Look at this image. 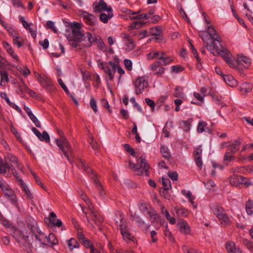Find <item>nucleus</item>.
Wrapping results in <instances>:
<instances>
[{
    "instance_id": "obj_33",
    "label": "nucleus",
    "mask_w": 253,
    "mask_h": 253,
    "mask_svg": "<svg viewBox=\"0 0 253 253\" xmlns=\"http://www.w3.org/2000/svg\"><path fill=\"white\" fill-rule=\"evenodd\" d=\"M79 243L75 238H71L68 241V246L72 251L75 248L79 247Z\"/></svg>"
},
{
    "instance_id": "obj_6",
    "label": "nucleus",
    "mask_w": 253,
    "mask_h": 253,
    "mask_svg": "<svg viewBox=\"0 0 253 253\" xmlns=\"http://www.w3.org/2000/svg\"><path fill=\"white\" fill-rule=\"evenodd\" d=\"M139 209L144 214L149 216L152 223L160 222V218L156 211L145 203H141L139 206Z\"/></svg>"
},
{
    "instance_id": "obj_17",
    "label": "nucleus",
    "mask_w": 253,
    "mask_h": 253,
    "mask_svg": "<svg viewBox=\"0 0 253 253\" xmlns=\"http://www.w3.org/2000/svg\"><path fill=\"white\" fill-rule=\"evenodd\" d=\"M237 65L239 68L240 66H243L245 68H248L251 63V59L248 57L243 55H238L237 58Z\"/></svg>"
},
{
    "instance_id": "obj_23",
    "label": "nucleus",
    "mask_w": 253,
    "mask_h": 253,
    "mask_svg": "<svg viewBox=\"0 0 253 253\" xmlns=\"http://www.w3.org/2000/svg\"><path fill=\"white\" fill-rule=\"evenodd\" d=\"M100 66L104 72L108 75L109 80L113 81L115 73L111 70L107 63L102 62L100 63Z\"/></svg>"
},
{
    "instance_id": "obj_64",
    "label": "nucleus",
    "mask_w": 253,
    "mask_h": 253,
    "mask_svg": "<svg viewBox=\"0 0 253 253\" xmlns=\"http://www.w3.org/2000/svg\"><path fill=\"white\" fill-rule=\"evenodd\" d=\"M194 158L197 166L201 169L203 166V162L202 160L201 156H195Z\"/></svg>"
},
{
    "instance_id": "obj_20",
    "label": "nucleus",
    "mask_w": 253,
    "mask_h": 253,
    "mask_svg": "<svg viewBox=\"0 0 253 253\" xmlns=\"http://www.w3.org/2000/svg\"><path fill=\"white\" fill-rule=\"evenodd\" d=\"M208 33L210 36L211 38L213 40L212 41L215 42V45H216V42L220 43V38L217 33L215 30L212 26H208Z\"/></svg>"
},
{
    "instance_id": "obj_51",
    "label": "nucleus",
    "mask_w": 253,
    "mask_h": 253,
    "mask_svg": "<svg viewBox=\"0 0 253 253\" xmlns=\"http://www.w3.org/2000/svg\"><path fill=\"white\" fill-rule=\"evenodd\" d=\"M150 32L152 35L158 36L161 34L162 31L160 27H155L151 28Z\"/></svg>"
},
{
    "instance_id": "obj_50",
    "label": "nucleus",
    "mask_w": 253,
    "mask_h": 253,
    "mask_svg": "<svg viewBox=\"0 0 253 253\" xmlns=\"http://www.w3.org/2000/svg\"><path fill=\"white\" fill-rule=\"evenodd\" d=\"M29 118L31 119V120L33 122V123L35 124L36 126L38 127H41V125L40 121L38 120L37 117L32 113V114H30V115L29 116Z\"/></svg>"
},
{
    "instance_id": "obj_11",
    "label": "nucleus",
    "mask_w": 253,
    "mask_h": 253,
    "mask_svg": "<svg viewBox=\"0 0 253 253\" xmlns=\"http://www.w3.org/2000/svg\"><path fill=\"white\" fill-rule=\"evenodd\" d=\"M134 36V34H132L131 35H130L126 33H123L122 34V36L123 38L124 41L125 42V45L126 47V50L127 51L132 50L135 46L134 41L132 38V37Z\"/></svg>"
},
{
    "instance_id": "obj_38",
    "label": "nucleus",
    "mask_w": 253,
    "mask_h": 253,
    "mask_svg": "<svg viewBox=\"0 0 253 253\" xmlns=\"http://www.w3.org/2000/svg\"><path fill=\"white\" fill-rule=\"evenodd\" d=\"M246 210L249 215H251L253 213V201L249 200L246 204Z\"/></svg>"
},
{
    "instance_id": "obj_2",
    "label": "nucleus",
    "mask_w": 253,
    "mask_h": 253,
    "mask_svg": "<svg viewBox=\"0 0 253 253\" xmlns=\"http://www.w3.org/2000/svg\"><path fill=\"white\" fill-rule=\"evenodd\" d=\"M13 236L16 241L22 246L27 252H32V244L29 240V235L27 228L22 229H15Z\"/></svg>"
},
{
    "instance_id": "obj_7",
    "label": "nucleus",
    "mask_w": 253,
    "mask_h": 253,
    "mask_svg": "<svg viewBox=\"0 0 253 253\" xmlns=\"http://www.w3.org/2000/svg\"><path fill=\"white\" fill-rule=\"evenodd\" d=\"M134 85L136 94L142 93L149 86L147 79L145 77H138L134 82Z\"/></svg>"
},
{
    "instance_id": "obj_16",
    "label": "nucleus",
    "mask_w": 253,
    "mask_h": 253,
    "mask_svg": "<svg viewBox=\"0 0 253 253\" xmlns=\"http://www.w3.org/2000/svg\"><path fill=\"white\" fill-rule=\"evenodd\" d=\"M35 74L38 81L43 86L46 87L52 85L51 79L45 75L39 74L36 72L35 73Z\"/></svg>"
},
{
    "instance_id": "obj_49",
    "label": "nucleus",
    "mask_w": 253,
    "mask_h": 253,
    "mask_svg": "<svg viewBox=\"0 0 253 253\" xmlns=\"http://www.w3.org/2000/svg\"><path fill=\"white\" fill-rule=\"evenodd\" d=\"M39 139L41 141L44 140L45 142H49L50 138L47 132L44 131L42 132V134H41L40 138H39Z\"/></svg>"
},
{
    "instance_id": "obj_44",
    "label": "nucleus",
    "mask_w": 253,
    "mask_h": 253,
    "mask_svg": "<svg viewBox=\"0 0 253 253\" xmlns=\"http://www.w3.org/2000/svg\"><path fill=\"white\" fill-rule=\"evenodd\" d=\"M132 217V220H135L136 222H137L138 225L141 227H143V226H145V224L144 221H143L141 218L136 214H134Z\"/></svg>"
},
{
    "instance_id": "obj_43",
    "label": "nucleus",
    "mask_w": 253,
    "mask_h": 253,
    "mask_svg": "<svg viewBox=\"0 0 253 253\" xmlns=\"http://www.w3.org/2000/svg\"><path fill=\"white\" fill-rule=\"evenodd\" d=\"M192 122V119H188L187 121H182L181 122L182 124V128L184 129V130L188 131L190 130Z\"/></svg>"
},
{
    "instance_id": "obj_62",
    "label": "nucleus",
    "mask_w": 253,
    "mask_h": 253,
    "mask_svg": "<svg viewBox=\"0 0 253 253\" xmlns=\"http://www.w3.org/2000/svg\"><path fill=\"white\" fill-rule=\"evenodd\" d=\"M226 62L228 64V65L231 68H234L236 67V64L234 62V59L231 57V56L229 57L226 60Z\"/></svg>"
},
{
    "instance_id": "obj_37",
    "label": "nucleus",
    "mask_w": 253,
    "mask_h": 253,
    "mask_svg": "<svg viewBox=\"0 0 253 253\" xmlns=\"http://www.w3.org/2000/svg\"><path fill=\"white\" fill-rule=\"evenodd\" d=\"M161 152L164 158L167 159H169L170 158V154L167 147L165 146H161Z\"/></svg>"
},
{
    "instance_id": "obj_1",
    "label": "nucleus",
    "mask_w": 253,
    "mask_h": 253,
    "mask_svg": "<svg viewBox=\"0 0 253 253\" xmlns=\"http://www.w3.org/2000/svg\"><path fill=\"white\" fill-rule=\"evenodd\" d=\"M71 26L74 39L70 41V44L73 47H77L81 46L78 42L84 41L83 46H90L94 41L92 35L89 33L83 34L81 31L80 24L78 22H74Z\"/></svg>"
},
{
    "instance_id": "obj_18",
    "label": "nucleus",
    "mask_w": 253,
    "mask_h": 253,
    "mask_svg": "<svg viewBox=\"0 0 253 253\" xmlns=\"http://www.w3.org/2000/svg\"><path fill=\"white\" fill-rule=\"evenodd\" d=\"M82 15L84 22L88 25L93 26L95 24L96 19L93 14L86 11H83Z\"/></svg>"
},
{
    "instance_id": "obj_54",
    "label": "nucleus",
    "mask_w": 253,
    "mask_h": 253,
    "mask_svg": "<svg viewBox=\"0 0 253 253\" xmlns=\"http://www.w3.org/2000/svg\"><path fill=\"white\" fill-rule=\"evenodd\" d=\"M172 71L175 73L181 72L184 70V68L180 65H174L171 67Z\"/></svg>"
},
{
    "instance_id": "obj_63",
    "label": "nucleus",
    "mask_w": 253,
    "mask_h": 253,
    "mask_svg": "<svg viewBox=\"0 0 253 253\" xmlns=\"http://www.w3.org/2000/svg\"><path fill=\"white\" fill-rule=\"evenodd\" d=\"M46 25L48 28L51 29L54 33H56L57 32V30L54 26V23L52 21H48Z\"/></svg>"
},
{
    "instance_id": "obj_52",
    "label": "nucleus",
    "mask_w": 253,
    "mask_h": 253,
    "mask_svg": "<svg viewBox=\"0 0 253 253\" xmlns=\"http://www.w3.org/2000/svg\"><path fill=\"white\" fill-rule=\"evenodd\" d=\"M233 154L230 153L229 151H226L224 156V161L230 162L234 159L235 157L233 156Z\"/></svg>"
},
{
    "instance_id": "obj_39",
    "label": "nucleus",
    "mask_w": 253,
    "mask_h": 253,
    "mask_svg": "<svg viewBox=\"0 0 253 253\" xmlns=\"http://www.w3.org/2000/svg\"><path fill=\"white\" fill-rule=\"evenodd\" d=\"M46 241L52 245H56L58 243V241L55 235L52 233L49 234L48 237L47 236Z\"/></svg>"
},
{
    "instance_id": "obj_59",
    "label": "nucleus",
    "mask_w": 253,
    "mask_h": 253,
    "mask_svg": "<svg viewBox=\"0 0 253 253\" xmlns=\"http://www.w3.org/2000/svg\"><path fill=\"white\" fill-rule=\"evenodd\" d=\"M205 185L207 188L211 189L215 186V183L211 179L208 180L206 182H205Z\"/></svg>"
},
{
    "instance_id": "obj_57",
    "label": "nucleus",
    "mask_w": 253,
    "mask_h": 253,
    "mask_svg": "<svg viewBox=\"0 0 253 253\" xmlns=\"http://www.w3.org/2000/svg\"><path fill=\"white\" fill-rule=\"evenodd\" d=\"M81 243L85 248H88L90 249H91V248H93L92 243L86 238L83 240Z\"/></svg>"
},
{
    "instance_id": "obj_27",
    "label": "nucleus",
    "mask_w": 253,
    "mask_h": 253,
    "mask_svg": "<svg viewBox=\"0 0 253 253\" xmlns=\"http://www.w3.org/2000/svg\"><path fill=\"white\" fill-rule=\"evenodd\" d=\"M211 210L217 217L225 213L223 208L217 204L213 205Z\"/></svg>"
},
{
    "instance_id": "obj_30",
    "label": "nucleus",
    "mask_w": 253,
    "mask_h": 253,
    "mask_svg": "<svg viewBox=\"0 0 253 253\" xmlns=\"http://www.w3.org/2000/svg\"><path fill=\"white\" fill-rule=\"evenodd\" d=\"M217 218L218 219L221 224L223 226L229 225L231 222V220L226 212L223 214L221 215H220V216L217 217Z\"/></svg>"
},
{
    "instance_id": "obj_56",
    "label": "nucleus",
    "mask_w": 253,
    "mask_h": 253,
    "mask_svg": "<svg viewBox=\"0 0 253 253\" xmlns=\"http://www.w3.org/2000/svg\"><path fill=\"white\" fill-rule=\"evenodd\" d=\"M19 20L22 23L23 27L28 30L30 27V26L32 25V23H28L25 20L24 18L22 16H20Z\"/></svg>"
},
{
    "instance_id": "obj_26",
    "label": "nucleus",
    "mask_w": 253,
    "mask_h": 253,
    "mask_svg": "<svg viewBox=\"0 0 253 253\" xmlns=\"http://www.w3.org/2000/svg\"><path fill=\"white\" fill-rule=\"evenodd\" d=\"M179 228L181 233L185 235L190 234V228L188 224L185 221H182L178 225Z\"/></svg>"
},
{
    "instance_id": "obj_42",
    "label": "nucleus",
    "mask_w": 253,
    "mask_h": 253,
    "mask_svg": "<svg viewBox=\"0 0 253 253\" xmlns=\"http://www.w3.org/2000/svg\"><path fill=\"white\" fill-rule=\"evenodd\" d=\"M13 41L14 44H16L18 47H20L24 44L23 40L20 37L17 36H14Z\"/></svg>"
},
{
    "instance_id": "obj_47",
    "label": "nucleus",
    "mask_w": 253,
    "mask_h": 253,
    "mask_svg": "<svg viewBox=\"0 0 253 253\" xmlns=\"http://www.w3.org/2000/svg\"><path fill=\"white\" fill-rule=\"evenodd\" d=\"M207 124L204 122H200L197 127V131L199 133H202L205 131V127Z\"/></svg>"
},
{
    "instance_id": "obj_21",
    "label": "nucleus",
    "mask_w": 253,
    "mask_h": 253,
    "mask_svg": "<svg viewBox=\"0 0 253 253\" xmlns=\"http://www.w3.org/2000/svg\"><path fill=\"white\" fill-rule=\"evenodd\" d=\"M226 248L228 253H242L240 249L232 241L226 243Z\"/></svg>"
},
{
    "instance_id": "obj_24",
    "label": "nucleus",
    "mask_w": 253,
    "mask_h": 253,
    "mask_svg": "<svg viewBox=\"0 0 253 253\" xmlns=\"http://www.w3.org/2000/svg\"><path fill=\"white\" fill-rule=\"evenodd\" d=\"M241 142L239 140H235L233 143L228 145L227 151H229L231 154H235L238 151Z\"/></svg>"
},
{
    "instance_id": "obj_61",
    "label": "nucleus",
    "mask_w": 253,
    "mask_h": 253,
    "mask_svg": "<svg viewBox=\"0 0 253 253\" xmlns=\"http://www.w3.org/2000/svg\"><path fill=\"white\" fill-rule=\"evenodd\" d=\"M145 101L146 103V104L149 105L152 111H154L155 107V103L154 101L149 98H145Z\"/></svg>"
},
{
    "instance_id": "obj_58",
    "label": "nucleus",
    "mask_w": 253,
    "mask_h": 253,
    "mask_svg": "<svg viewBox=\"0 0 253 253\" xmlns=\"http://www.w3.org/2000/svg\"><path fill=\"white\" fill-rule=\"evenodd\" d=\"M90 105L93 111L96 113L97 112V105L96 101L93 97H91L90 99Z\"/></svg>"
},
{
    "instance_id": "obj_3",
    "label": "nucleus",
    "mask_w": 253,
    "mask_h": 253,
    "mask_svg": "<svg viewBox=\"0 0 253 253\" xmlns=\"http://www.w3.org/2000/svg\"><path fill=\"white\" fill-rule=\"evenodd\" d=\"M129 168L138 175H143L148 176L149 165L147 163L145 157L141 156L137 161L136 164L129 161Z\"/></svg>"
},
{
    "instance_id": "obj_4",
    "label": "nucleus",
    "mask_w": 253,
    "mask_h": 253,
    "mask_svg": "<svg viewBox=\"0 0 253 253\" xmlns=\"http://www.w3.org/2000/svg\"><path fill=\"white\" fill-rule=\"evenodd\" d=\"M57 131L61 139H56L55 140L56 143L59 147V149L63 152L64 155L68 161H70L69 154L71 155L73 152L71 146L65 137L62 131L59 129H57Z\"/></svg>"
},
{
    "instance_id": "obj_25",
    "label": "nucleus",
    "mask_w": 253,
    "mask_h": 253,
    "mask_svg": "<svg viewBox=\"0 0 253 253\" xmlns=\"http://www.w3.org/2000/svg\"><path fill=\"white\" fill-rule=\"evenodd\" d=\"M165 55V53L160 51H154L151 52L147 55V59L148 60H152L154 58H157L158 59H162L164 58V55Z\"/></svg>"
},
{
    "instance_id": "obj_60",
    "label": "nucleus",
    "mask_w": 253,
    "mask_h": 253,
    "mask_svg": "<svg viewBox=\"0 0 253 253\" xmlns=\"http://www.w3.org/2000/svg\"><path fill=\"white\" fill-rule=\"evenodd\" d=\"M176 92L174 94V96L176 97H182L183 93L182 92V88L179 86H177L175 88Z\"/></svg>"
},
{
    "instance_id": "obj_35",
    "label": "nucleus",
    "mask_w": 253,
    "mask_h": 253,
    "mask_svg": "<svg viewBox=\"0 0 253 253\" xmlns=\"http://www.w3.org/2000/svg\"><path fill=\"white\" fill-rule=\"evenodd\" d=\"M252 89V84L245 83L242 84L240 86V91L244 93L249 92Z\"/></svg>"
},
{
    "instance_id": "obj_14",
    "label": "nucleus",
    "mask_w": 253,
    "mask_h": 253,
    "mask_svg": "<svg viewBox=\"0 0 253 253\" xmlns=\"http://www.w3.org/2000/svg\"><path fill=\"white\" fill-rule=\"evenodd\" d=\"M150 70L157 76H161L165 72V68L161 66L159 61L154 62L150 66Z\"/></svg>"
},
{
    "instance_id": "obj_29",
    "label": "nucleus",
    "mask_w": 253,
    "mask_h": 253,
    "mask_svg": "<svg viewBox=\"0 0 253 253\" xmlns=\"http://www.w3.org/2000/svg\"><path fill=\"white\" fill-rule=\"evenodd\" d=\"M56 217V215L55 213L53 212H51L50 213L49 215V218L48 219L55 226H56L58 227H61L62 225V223L60 219H57L56 221L55 222V218Z\"/></svg>"
},
{
    "instance_id": "obj_53",
    "label": "nucleus",
    "mask_w": 253,
    "mask_h": 253,
    "mask_svg": "<svg viewBox=\"0 0 253 253\" xmlns=\"http://www.w3.org/2000/svg\"><path fill=\"white\" fill-rule=\"evenodd\" d=\"M163 60V65H167L173 61V58L172 57H166V54L164 55V58H162Z\"/></svg>"
},
{
    "instance_id": "obj_32",
    "label": "nucleus",
    "mask_w": 253,
    "mask_h": 253,
    "mask_svg": "<svg viewBox=\"0 0 253 253\" xmlns=\"http://www.w3.org/2000/svg\"><path fill=\"white\" fill-rule=\"evenodd\" d=\"M0 96L1 98L4 99L6 102L9 104V105L15 109L18 112H20L21 111V109L14 103L11 102L7 97V95L5 92H1L0 93Z\"/></svg>"
},
{
    "instance_id": "obj_13",
    "label": "nucleus",
    "mask_w": 253,
    "mask_h": 253,
    "mask_svg": "<svg viewBox=\"0 0 253 253\" xmlns=\"http://www.w3.org/2000/svg\"><path fill=\"white\" fill-rule=\"evenodd\" d=\"M92 6L94 11L98 13L107 11L109 8H111L110 6H108L103 0H100L99 2H94Z\"/></svg>"
},
{
    "instance_id": "obj_10",
    "label": "nucleus",
    "mask_w": 253,
    "mask_h": 253,
    "mask_svg": "<svg viewBox=\"0 0 253 253\" xmlns=\"http://www.w3.org/2000/svg\"><path fill=\"white\" fill-rule=\"evenodd\" d=\"M91 212V220L97 226L99 230H101V224L104 221L103 217L97 211L94 207H90L89 209Z\"/></svg>"
},
{
    "instance_id": "obj_5",
    "label": "nucleus",
    "mask_w": 253,
    "mask_h": 253,
    "mask_svg": "<svg viewBox=\"0 0 253 253\" xmlns=\"http://www.w3.org/2000/svg\"><path fill=\"white\" fill-rule=\"evenodd\" d=\"M206 45L207 48L213 54H220L225 61L229 57L231 56V54L229 51L222 49V47L221 46L220 43H219V45H215L214 41H212L211 44H209L207 43Z\"/></svg>"
},
{
    "instance_id": "obj_22",
    "label": "nucleus",
    "mask_w": 253,
    "mask_h": 253,
    "mask_svg": "<svg viewBox=\"0 0 253 253\" xmlns=\"http://www.w3.org/2000/svg\"><path fill=\"white\" fill-rule=\"evenodd\" d=\"M4 195L11 202L12 204L17 205V199L15 193L13 190L9 187L4 192H3Z\"/></svg>"
},
{
    "instance_id": "obj_46",
    "label": "nucleus",
    "mask_w": 253,
    "mask_h": 253,
    "mask_svg": "<svg viewBox=\"0 0 253 253\" xmlns=\"http://www.w3.org/2000/svg\"><path fill=\"white\" fill-rule=\"evenodd\" d=\"M10 170L9 165L7 163H2L0 165V173L5 174L6 169Z\"/></svg>"
},
{
    "instance_id": "obj_28",
    "label": "nucleus",
    "mask_w": 253,
    "mask_h": 253,
    "mask_svg": "<svg viewBox=\"0 0 253 253\" xmlns=\"http://www.w3.org/2000/svg\"><path fill=\"white\" fill-rule=\"evenodd\" d=\"M222 78L225 82L229 86L233 87L237 85V82L230 75H224Z\"/></svg>"
},
{
    "instance_id": "obj_34",
    "label": "nucleus",
    "mask_w": 253,
    "mask_h": 253,
    "mask_svg": "<svg viewBox=\"0 0 253 253\" xmlns=\"http://www.w3.org/2000/svg\"><path fill=\"white\" fill-rule=\"evenodd\" d=\"M21 187L22 189L24 192L25 193L26 198L28 199H32L33 198V195L31 193L30 190L27 186L26 184L25 183H21Z\"/></svg>"
},
{
    "instance_id": "obj_12",
    "label": "nucleus",
    "mask_w": 253,
    "mask_h": 253,
    "mask_svg": "<svg viewBox=\"0 0 253 253\" xmlns=\"http://www.w3.org/2000/svg\"><path fill=\"white\" fill-rule=\"evenodd\" d=\"M121 234L123 236L124 239L126 241H131L133 242L135 241V238L133 236L127 228L126 225L121 221V223L120 225Z\"/></svg>"
},
{
    "instance_id": "obj_55",
    "label": "nucleus",
    "mask_w": 253,
    "mask_h": 253,
    "mask_svg": "<svg viewBox=\"0 0 253 253\" xmlns=\"http://www.w3.org/2000/svg\"><path fill=\"white\" fill-rule=\"evenodd\" d=\"M165 212H166V215H165V216L166 217V219L169 221V223H170L171 224H175V218L170 216L169 211H165Z\"/></svg>"
},
{
    "instance_id": "obj_8",
    "label": "nucleus",
    "mask_w": 253,
    "mask_h": 253,
    "mask_svg": "<svg viewBox=\"0 0 253 253\" xmlns=\"http://www.w3.org/2000/svg\"><path fill=\"white\" fill-rule=\"evenodd\" d=\"M229 181L232 186H238L240 185H243L247 187L250 186L252 183L249 179L245 177L237 175H233L229 178Z\"/></svg>"
},
{
    "instance_id": "obj_48",
    "label": "nucleus",
    "mask_w": 253,
    "mask_h": 253,
    "mask_svg": "<svg viewBox=\"0 0 253 253\" xmlns=\"http://www.w3.org/2000/svg\"><path fill=\"white\" fill-rule=\"evenodd\" d=\"M81 198L86 203V204L88 206V209H89L90 207H93L90 200L85 194H83L82 195H81Z\"/></svg>"
},
{
    "instance_id": "obj_41",
    "label": "nucleus",
    "mask_w": 253,
    "mask_h": 253,
    "mask_svg": "<svg viewBox=\"0 0 253 253\" xmlns=\"http://www.w3.org/2000/svg\"><path fill=\"white\" fill-rule=\"evenodd\" d=\"M0 85L3 86L2 83L5 81L8 83L9 82L8 74L7 71H0Z\"/></svg>"
},
{
    "instance_id": "obj_36",
    "label": "nucleus",
    "mask_w": 253,
    "mask_h": 253,
    "mask_svg": "<svg viewBox=\"0 0 253 253\" xmlns=\"http://www.w3.org/2000/svg\"><path fill=\"white\" fill-rule=\"evenodd\" d=\"M39 233V235L35 234V236L37 240H38L42 244L45 245L46 243V239L47 238V236H45L43 233L42 232L38 231Z\"/></svg>"
},
{
    "instance_id": "obj_45",
    "label": "nucleus",
    "mask_w": 253,
    "mask_h": 253,
    "mask_svg": "<svg viewBox=\"0 0 253 253\" xmlns=\"http://www.w3.org/2000/svg\"><path fill=\"white\" fill-rule=\"evenodd\" d=\"M162 181L165 190H168L171 188L170 182L169 179L163 177Z\"/></svg>"
},
{
    "instance_id": "obj_31",
    "label": "nucleus",
    "mask_w": 253,
    "mask_h": 253,
    "mask_svg": "<svg viewBox=\"0 0 253 253\" xmlns=\"http://www.w3.org/2000/svg\"><path fill=\"white\" fill-rule=\"evenodd\" d=\"M93 182L95 183L96 187L99 192V195L101 196H105L106 195V192L104 189L103 185L100 183L98 178H95Z\"/></svg>"
},
{
    "instance_id": "obj_19",
    "label": "nucleus",
    "mask_w": 253,
    "mask_h": 253,
    "mask_svg": "<svg viewBox=\"0 0 253 253\" xmlns=\"http://www.w3.org/2000/svg\"><path fill=\"white\" fill-rule=\"evenodd\" d=\"M113 16V13L112 8H109L108 10L105 12H101L99 15V19L104 23L108 22L109 19Z\"/></svg>"
},
{
    "instance_id": "obj_40",
    "label": "nucleus",
    "mask_w": 253,
    "mask_h": 253,
    "mask_svg": "<svg viewBox=\"0 0 253 253\" xmlns=\"http://www.w3.org/2000/svg\"><path fill=\"white\" fill-rule=\"evenodd\" d=\"M176 213L180 216L186 217L188 215V211L182 208H175Z\"/></svg>"
},
{
    "instance_id": "obj_15",
    "label": "nucleus",
    "mask_w": 253,
    "mask_h": 253,
    "mask_svg": "<svg viewBox=\"0 0 253 253\" xmlns=\"http://www.w3.org/2000/svg\"><path fill=\"white\" fill-rule=\"evenodd\" d=\"M79 166L81 167L84 171L90 176V177L93 179L97 178L96 174L87 165H86L85 162L83 160H80L79 161Z\"/></svg>"
},
{
    "instance_id": "obj_9",
    "label": "nucleus",
    "mask_w": 253,
    "mask_h": 253,
    "mask_svg": "<svg viewBox=\"0 0 253 253\" xmlns=\"http://www.w3.org/2000/svg\"><path fill=\"white\" fill-rule=\"evenodd\" d=\"M5 163L9 165L10 169H17L22 170V167L18 162L17 158L13 154L7 153L4 157Z\"/></svg>"
}]
</instances>
